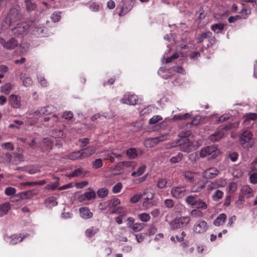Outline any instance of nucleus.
<instances>
[{"mask_svg": "<svg viewBox=\"0 0 257 257\" xmlns=\"http://www.w3.org/2000/svg\"><path fill=\"white\" fill-rule=\"evenodd\" d=\"M200 145L193 139H180L173 142L171 147H179L180 150L184 152L190 153L197 149Z\"/></svg>", "mask_w": 257, "mask_h": 257, "instance_id": "obj_1", "label": "nucleus"}, {"mask_svg": "<svg viewBox=\"0 0 257 257\" xmlns=\"http://www.w3.org/2000/svg\"><path fill=\"white\" fill-rule=\"evenodd\" d=\"M254 196L252 189L248 185H243L241 188L238 196V199L236 202V206L241 208L245 202V199H249Z\"/></svg>", "mask_w": 257, "mask_h": 257, "instance_id": "obj_2", "label": "nucleus"}, {"mask_svg": "<svg viewBox=\"0 0 257 257\" xmlns=\"http://www.w3.org/2000/svg\"><path fill=\"white\" fill-rule=\"evenodd\" d=\"M21 18L20 8L11 9L5 19L3 21V27L8 28L12 24L19 20Z\"/></svg>", "mask_w": 257, "mask_h": 257, "instance_id": "obj_3", "label": "nucleus"}, {"mask_svg": "<svg viewBox=\"0 0 257 257\" xmlns=\"http://www.w3.org/2000/svg\"><path fill=\"white\" fill-rule=\"evenodd\" d=\"M31 30V22L18 23L12 29L13 34L15 36H23Z\"/></svg>", "mask_w": 257, "mask_h": 257, "instance_id": "obj_4", "label": "nucleus"}, {"mask_svg": "<svg viewBox=\"0 0 257 257\" xmlns=\"http://www.w3.org/2000/svg\"><path fill=\"white\" fill-rule=\"evenodd\" d=\"M239 138L240 143L243 148L249 149L253 146L252 135L250 131L248 130L243 131L240 135Z\"/></svg>", "mask_w": 257, "mask_h": 257, "instance_id": "obj_5", "label": "nucleus"}, {"mask_svg": "<svg viewBox=\"0 0 257 257\" xmlns=\"http://www.w3.org/2000/svg\"><path fill=\"white\" fill-rule=\"evenodd\" d=\"M233 124L229 123L226 125H221L218 127L214 133L210 135L208 138L209 141L212 142L219 141L224 136L223 129L230 130L232 127Z\"/></svg>", "mask_w": 257, "mask_h": 257, "instance_id": "obj_6", "label": "nucleus"}, {"mask_svg": "<svg viewBox=\"0 0 257 257\" xmlns=\"http://www.w3.org/2000/svg\"><path fill=\"white\" fill-rule=\"evenodd\" d=\"M190 220V217L189 216H181L174 219L170 222V225L171 228L173 229L183 228L187 226Z\"/></svg>", "mask_w": 257, "mask_h": 257, "instance_id": "obj_7", "label": "nucleus"}, {"mask_svg": "<svg viewBox=\"0 0 257 257\" xmlns=\"http://www.w3.org/2000/svg\"><path fill=\"white\" fill-rule=\"evenodd\" d=\"M169 137L168 134H164L159 137L146 140L145 145L147 148H152L161 142L167 140Z\"/></svg>", "mask_w": 257, "mask_h": 257, "instance_id": "obj_8", "label": "nucleus"}, {"mask_svg": "<svg viewBox=\"0 0 257 257\" xmlns=\"http://www.w3.org/2000/svg\"><path fill=\"white\" fill-rule=\"evenodd\" d=\"M198 43H201L203 42L205 40L208 42L207 46L205 48H208L210 46L213 45L215 42V38L212 36V34L211 32H206L200 35L197 38Z\"/></svg>", "mask_w": 257, "mask_h": 257, "instance_id": "obj_9", "label": "nucleus"}, {"mask_svg": "<svg viewBox=\"0 0 257 257\" xmlns=\"http://www.w3.org/2000/svg\"><path fill=\"white\" fill-rule=\"evenodd\" d=\"M208 229L207 223L203 220H197L194 224L193 230L195 233L202 234L204 233Z\"/></svg>", "mask_w": 257, "mask_h": 257, "instance_id": "obj_10", "label": "nucleus"}, {"mask_svg": "<svg viewBox=\"0 0 257 257\" xmlns=\"http://www.w3.org/2000/svg\"><path fill=\"white\" fill-rule=\"evenodd\" d=\"M219 153V151L214 146H207L203 148L200 152V156L201 158H205L209 155H212V157H215Z\"/></svg>", "mask_w": 257, "mask_h": 257, "instance_id": "obj_11", "label": "nucleus"}, {"mask_svg": "<svg viewBox=\"0 0 257 257\" xmlns=\"http://www.w3.org/2000/svg\"><path fill=\"white\" fill-rule=\"evenodd\" d=\"M31 30L37 37H45L46 35L47 29L34 22H31Z\"/></svg>", "mask_w": 257, "mask_h": 257, "instance_id": "obj_12", "label": "nucleus"}, {"mask_svg": "<svg viewBox=\"0 0 257 257\" xmlns=\"http://www.w3.org/2000/svg\"><path fill=\"white\" fill-rule=\"evenodd\" d=\"M0 44L3 47L7 50H13L18 45V41L14 38H11L6 40L2 37H0Z\"/></svg>", "mask_w": 257, "mask_h": 257, "instance_id": "obj_13", "label": "nucleus"}, {"mask_svg": "<svg viewBox=\"0 0 257 257\" xmlns=\"http://www.w3.org/2000/svg\"><path fill=\"white\" fill-rule=\"evenodd\" d=\"M122 103L134 105L139 103V99L134 94H125L120 100Z\"/></svg>", "mask_w": 257, "mask_h": 257, "instance_id": "obj_14", "label": "nucleus"}, {"mask_svg": "<svg viewBox=\"0 0 257 257\" xmlns=\"http://www.w3.org/2000/svg\"><path fill=\"white\" fill-rule=\"evenodd\" d=\"M186 188L184 186H174L171 190L172 196L176 199L182 198L186 193Z\"/></svg>", "mask_w": 257, "mask_h": 257, "instance_id": "obj_15", "label": "nucleus"}, {"mask_svg": "<svg viewBox=\"0 0 257 257\" xmlns=\"http://www.w3.org/2000/svg\"><path fill=\"white\" fill-rule=\"evenodd\" d=\"M218 170L215 167H210L205 171L202 173V176L205 179H212L216 177L219 174Z\"/></svg>", "mask_w": 257, "mask_h": 257, "instance_id": "obj_16", "label": "nucleus"}, {"mask_svg": "<svg viewBox=\"0 0 257 257\" xmlns=\"http://www.w3.org/2000/svg\"><path fill=\"white\" fill-rule=\"evenodd\" d=\"M28 235V234H26L23 236H22L21 234L20 235H14L11 237L8 236H5V240L8 242L9 244L12 245H15L17 244L18 242H20L23 241L24 238H26Z\"/></svg>", "mask_w": 257, "mask_h": 257, "instance_id": "obj_17", "label": "nucleus"}, {"mask_svg": "<svg viewBox=\"0 0 257 257\" xmlns=\"http://www.w3.org/2000/svg\"><path fill=\"white\" fill-rule=\"evenodd\" d=\"M183 175L185 179L190 183L195 182L199 176L197 173L190 171H185L183 172Z\"/></svg>", "mask_w": 257, "mask_h": 257, "instance_id": "obj_18", "label": "nucleus"}, {"mask_svg": "<svg viewBox=\"0 0 257 257\" xmlns=\"http://www.w3.org/2000/svg\"><path fill=\"white\" fill-rule=\"evenodd\" d=\"M9 102L13 107L19 108L21 106V97L18 95L12 94L10 96Z\"/></svg>", "mask_w": 257, "mask_h": 257, "instance_id": "obj_19", "label": "nucleus"}, {"mask_svg": "<svg viewBox=\"0 0 257 257\" xmlns=\"http://www.w3.org/2000/svg\"><path fill=\"white\" fill-rule=\"evenodd\" d=\"M123 5L121 7V11L119 15H124L129 12L133 7L134 2L133 0H122Z\"/></svg>", "mask_w": 257, "mask_h": 257, "instance_id": "obj_20", "label": "nucleus"}, {"mask_svg": "<svg viewBox=\"0 0 257 257\" xmlns=\"http://www.w3.org/2000/svg\"><path fill=\"white\" fill-rule=\"evenodd\" d=\"M96 150L94 146H90L88 147L81 149L83 158H86L93 155Z\"/></svg>", "mask_w": 257, "mask_h": 257, "instance_id": "obj_21", "label": "nucleus"}, {"mask_svg": "<svg viewBox=\"0 0 257 257\" xmlns=\"http://www.w3.org/2000/svg\"><path fill=\"white\" fill-rule=\"evenodd\" d=\"M80 215L84 219H89L93 216V213L90 210L86 207H83L79 208Z\"/></svg>", "mask_w": 257, "mask_h": 257, "instance_id": "obj_22", "label": "nucleus"}, {"mask_svg": "<svg viewBox=\"0 0 257 257\" xmlns=\"http://www.w3.org/2000/svg\"><path fill=\"white\" fill-rule=\"evenodd\" d=\"M158 74L164 79H168L170 77L172 74V69H167L166 68L161 67L158 71Z\"/></svg>", "mask_w": 257, "mask_h": 257, "instance_id": "obj_23", "label": "nucleus"}, {"mask_svg": "<svg viewBox=\"0 0 257 257\" xmlns=\"http://www.w3.org/2000/svg\"><path fill=\"white\" fill-rule=\"evenodd\" d=\"M11 208V205L9 202H5L0 204V217L7 214Z\"/></svg>", "mask_w": 257, "mask_h": 257, "instance_id": "obj_24", "label": "nucleus"}, {"mask_svg": "<svg viewBox=\"0 0 257 257\" xmlns=\"http://www.w3.org/2000/svg\"><path fill=\"white\" fill-rule=\"evenodd\" d=\"M227 218V215L225 213L220 214L214 220L213 224L216 226L222 225Z\"/></svg>", "mask_w": 257, "mask_h": 257, "instance_id": "obj_25", "label": "nucleus"}, {"mask_svg": "<svg viewBox=\"0 0 257 257\" xmlns=\"http://www.w3.org/2000/svg\"><path fill=\"white\" fill-rule=\"evenodd\" d=\"M20 79L22 81L23 85L25 87H29L33 84L32 78L27 76L26 74L21 73L20 75Z\"/></svg>", "mask_w": 257, "mask_h": 257, "instance_id": "obj_26", "label": "nucleus"}, {"mask_svg": "<svg viewBox=\"0 0 257 257\" xmlns=\"http://www.w3.org/2000/svg\"><path fill=\"white\" fill-rule=\"evenodd\" d=\"M53 147V141L50 138L44 139L42 144V151L45 152L50 150Z\"/></svg>", "mask_w": 257, "mask_h": 257, "instance_id": "obj_27", "label": "nucleus"}, {"mask_svg": "<svg viewBox=\"0 0 257 257\" xmlns=\"http://www.w3.org/2000/svg\"><path fill=\"white\" fill-rule=\"evenodd\" d=\"M120 165L130 170H134L137 166V163L133 161H123L118 164V166Z\"/></svg>", "mask_w": 257, "mask_h": 257, "instance_id": "obj_28", "label": "nucleus"}, {"mask_svg": "<svg viewBox=\"0 0 257 257\" xmlns=\"http://www.w3.org/2000/svg\"><path fill=\"white\" fill-rule=\"evenodd\" d=\"M205 187V182L200 181L194 184L191 188V191L194 193L200 192Z\"/></svg>", "mask_w": 257, "mask_h": 257, "instance_id": "obj_29", "label": "nucleus"}, {"mask_svg": "<svg viewBox=\"0 0 257 257\" xmlns=\"http://www.w3.org/2000/svg\"><path fill=\"white\" fill-rule=\"evenodd\" d=\"M68 158L72 160H81L84 159L81 150L71 153L68 155Z\"/></svg>", "mask_w": 257, "mask_h": 257, "instance_id": "obj_30", "label": "nucleus"}, {"mask_svg": "<svg viewBox=\"0 0 257 257\" xmlns=\"http://www.w3.org/2000/svg\"><path fill=\"white\" fill-rule=\"evenodd\" d=\"M38 192L36 190H29L26 192H22L19 194L18 195L20 196L22 199H28L30 198L33 196L36 195Z\"/></svg>", "mask_w": 257, "mask_h": 257, "instance_id": "obj_31", "label": "nucleus"}, {"mask_svg": "<svg viewBox=\"0 0 257 257\" xmlns=\"http://www.w3.org/2000/svg\"><path fill=\"white\" fill-rule=\"evenodd\" d=\"M224 27V25L222 23H217L211 26V29L214 33L218 34L221 33Z\"/></svg>", "mask_w": 257, "mask_h": 257, "instance_id": "obj_32", "label": "nucleus"}, {"mask_svg": "<svg viewBox=\"0 0 257 257\" xmlns=\"http://www.w3.org/2000/svg\"><path fill=\"white\" fill-rule=\"evenodd\" d=\"M56 109L53 105H48L46 107H41L40 113H44V115H48L55 112Z\"/></svg>", "mask_w": 257, "mask_h": 257, "instance_id": "obj_33", "label": "nucleus"}, {"mask_svg": "<svg viewBox=\"0 0 257 257\" xmlns=\"http://www.w3.org/2000/svg\"><path fill=\"white\" fill-rule=\"evenodd\" d=\"M85 175V173L84 172V170L82 168H79L75 169L72 173L70 174L68 176L69 177H79L82 176L84 177Z\"/></svg>", "mask_w": 257, "mask_h": 257, "instance_id": "obj_34", "label": "nucleus"}, {"mask_svg": "<svg viewBox=\"0 0 257 257\" xmlns=\"http://www.w3.org/2000/svg\"><path fill=\"white\" fill-rule=\"evenodd\" d=\"M99 231L98 228L96 226H92L85 231V235L88 237L94 236Z\"/></svg>", "mask_w": 257, "mask_h": 257, "instance_id": "obj_35", "label": "nucleus"}, {"mask_svg": "<svg viewBox=\"0 0 257 257\" xmlns=\"http://www.w3.org/2000/svg\"><path fill=\"white\" fill-rule=\"evenodd\" d=\"M95 192L93 190H90L88 192H85L83 195H82L81 197L83 199L90 200L94 199L95 198Z\"/></svg>", "mask_w": 257, "mask_h": 257, "instance_id": "obj_36", "label": "nucleus"}, {"mask_svg": "<svg viewBox=\"0 0 257 257\" xmlns=\"http://www.w3.org/2000/svg\"><path fill=\"white\" fill-rule=\"evenodd\" d=\"M106 203H107V207L113 208L119 205L120 204V201L119 199L115 198L108 200Z\"/></svg>", "mask_w": 257, "mask_h": 257, "instance_id": "obj_37", "label": "nucleus"}, {"mask_svg": "<svg viewBox=\"0 0 257 257\" xmlns=\"http://www.w3.org/2000/svg\"><path fill=\"white\" fill-rule=\"evenodd\" d=\"M197 195H189L186 198V202L187 203L192 206L194 207L195 205V204L196 203V201L197 200Z\"/></svg>", "mask_w": 257, "mask_h": 257, "instance_id": "obj_38", "label": "nucleus"}, {"mask_svg": "<svg viewBox=\"0 0 257 257\" xmlns=\"http://www.w3.org/2000/svg\"><path fill=\"white\" fill-rule=\"evenodd\" d=\"M191 114L190 113H185L184 114H178L175 115L172 118L173 120H185L191 116Z\"/></svg>", "mask_w": 257, "mask_h": 257, "instance_id": "obj_39", "label": "nucleus"}, {"mask_svg": "<svg viewBox=\"0 0 257 257\" xmlns=\"http://www.w3.org/2000/svg\"><path fill=\"white\" fill-rule=\"evenodd\" d=\"M146 167L145 165H143L138 168L136 171L133 172L131 176L133 177H139L142 175L146 170Z\"/></svg>", "mask_w": 257, "mask_h": 257, "instance_id": "obj_40", "label": "nucleus"}, {"mask_svg": "<svg viewBox=\"0 0 257 257\" xmlns=\"http://www.w3.org/2000/svg\"><path fill=\"white\" fill-rule=\"evenodd\" d=\"M126 155L131 159H135L138 156V152L136 148H132L126 150Z\"/></svg>", "mask_w": 257, "mask_h": 257, "instance_id": "obj_41", "label": "nucleus"}, {"mask_svg": "<svg viewBox=\"0 0 257 257\" xmlns=\"http://www.w3.org/2000/svg\"><path fill=\"white\" fill-rule=\"evenodd\" d=\"M30 139V137L28 138H25V137H19L18 138V140L21 141L23 143H26L27 145H29L32 148H34L36 143H35V140L34 139H33L31 140V142H29L28 140Z\"/></svg>", "mask_w": 257, "mask_h": 257, "instance_id": "obj_42", "label": "nucleus"}, {"mask_svg": "<svg viewBox=\"0 0 257 257\" xmlns=\"http://www.w3.org/2000/svg\"><path fill=\"white\" fill-rule=\"evenodd\" d=\"M13 85L10 83H6L1 87V91L5 94H9L12 90Z\"/></svg>", "mask_w": 257, "mask_h": 257, "instance_id": "obj_43", "label": "nucleus"}, {"mask_svg": "<svg viewBox=\"0 0 257 257\" xmlns=\"http://www.w3.org/2000/svg\"><path fill=\"white\" fill-rule=\"evenodd\" d=\"M178 136L180 139H192L191 137V132L189 130L182 131L179 134Z\"/></svg>", "mask_w": 257, "mask_h": 257, "instance_id": "obj_44", "label": "nucleus"}, {"mask_svg": "<svg viewBox=\"0 0 257 257\" xmlns=\"http://www.w3.org/2000/svg\"><path fill=\"white\" fill-rule=\"evenodd\" d=\"M45 203L50 207L55 206L58 204L56 199L54 197H50L47 198L45 201Z\"/></svg>", "mask_w": 257, "mask_h": 257, "instance_id": "obj_45", "label": "nucleus"}, {"mask_svg": "<svg viewBox=\"0 0 257 257\" xmlns=\"http://www.w3.org/2000/svg\"><path fill=\"white\" fill-rule=\"evenodd\" d=\"M194 207L204 210L207 208V205L202 200L197 199L195 205Z\"/></svg>", "mask_w": 257, "mask_h": 257, "instance_id": "obj_46", "label": "nucleus"}, {"mask_svg": "<svg viewBox=\"0 0 257 257\" xmlns=\"http://www.w3.org/2000/svg\"><path fill=\"white\" fill-rule=\"evenodd\" d=\"M25 2L28 11H32L36 8V5L33 3L31 0H25Z\"/></svg>", "mask_w": 257, "mask_h": 257, "instance_id": "obj_47", "label": "nucleus"}, {"mask_svg": "<svg viewBox=\"0 0 257 257\" xmlns=\"http://www.w3.org/2000/svg\"><path fill=\"white\" fill-rule=\"evenodd\" d=\"M97 194L98 197L104 198L107 196L108 190L106 188H102L97 190Z\"/></svg>", "mask_w": 257, "mask_h": 257, "instance_id": "obj_48", "label": "nucleus"}, {"mask_svg": "<svg viewBox=\"0 0 257 257\" xmlns=\"http://www.w3.org/2000/svg\"><path fill=\"white\" fill-rule=\"evenodd\" d=\"M205 182V187L207 191L209 193L213 190L216 189L217 187L214 181L213 182Z\"/></svg>", "mask_w": 257, "mask_h": 257, "instance_id": "obj_49", "label": "nucleus"}, {"mask_svg": "<svg viewBox=\"0 0 257 257\" xmlns=\"http://www.w3.org/2000/svg\"><path fill=\"white\" fill-rule=\"evenodd\" d=\"M144 227V224L141 223H135L130 225V227L135 232L141 231Z\"/></svg>", "mask_w": 257, "mask_h": 257, "instance_id": "obj_50", "label": "nucleus"}, {"mask_svg": "<svg viewBox=\"0 0 257 257\" xmlns=\"http://www.w3.org/2000/svg\"><path fill=\"white\" fill-rule=\"evenodd\" d=\"M138 218L142 222H148L151 219V216L149 214L147 213H143L138 214Z\"/></svg>", "mask_w": 257, "mask_h": 257, "instance_id": "obj_51", "label": "nucleus"}, {"mask_svg": "<svg viewBox=\"0 0 257 257\" xmlns=\"http://www.w3.org/2000/svg\"><path fill=\"white\" fill-rule=\"evenodd\" d=\"M223 194V193L221 191L219 190H217L212 195V199L214 201H218L222 197Z\"/></svg>", "mask_w": 257, "mask_h": 257, "instance_id": "obj_52", "label": "nucleus"}, {"mask_svg": "<svg viewBox=\"0 0 257 257\" xmlns=\"http://www.w3.org/2000/svg\"><path fill=\"white\" fill-rule=\"evenodd\" d=\"M250 182L253 184L257 183V172H249L248 174Z\"/></svg>", "mask_w": 257, "mask_h": 257, "instance_id": "obj_53", "label": "nucleus"}, {"mask_svg": "<svg viewBox=\"0 0 257 257\" xmlns=\"http://www.w3.org/2000/svg\"><path fill=\"white\" fill-rule=\"evenodd\" d=\"M167 183V180L165 178H159L157 182V187L160 189L164 188Z\"/></svg>", "mask_w": 257, "mask_h": 257, "instance_id": "obj_54", "label": "nucleus"}, {"mask_svg": "<svg viewBox=\"0 0 257 257\" xmlns=\"http://www.w3.org/2000/svg\"><path fill=\"white\" fill-rule=\"evenodd\" d=\"M183 155L181 153H179L176 156H174L170 159V162L173 163H178L182 159Z\"/></svg>", "mask_w": 257, "mask_h": 257, "instance_id": "obj_55", "label": "nucleus"}, {"mask_svg": "<svg viewBox=\"0 0 257 257\" xmlns=\"http://www.w3.org/2000/svg\"><path fill=\"white\" fill-rule=\"evenodd\" d=\"M214 182L217 188L224 187L227 184L226 180L224 178L218 179L216 180Z\"/></svg>", "mask_w": 257, "mask_h": 257, "instance_id": "obj_56", "label": "nucleus"}, {"mask_svg": "<svg viewBox=\"0 0 257 257\" xmlns=\"http://www.w3.org/2000/svg\"><path fill=\"white\" fill-rule=\"evenodd\" d=\"M162 117L160 115H154L150 119L149 123L151 124H156L158 121L162 120Z\"/></svg>", "mask_w": 257, "mask_h": 257, "instance_id": "obj_57", "label": "nucleus"}, {"mask_svg": "<svg viewBox=\"0 0 257 257\" xmlns=\"http://www.w3.org/2000/svg\"><path fill=\"white\" fill-rule=\"evenodd\" d=\"M61 13L60 12H56L52 14L51 18L53 22H57L61 19Z\"/></svg>", "mask_w": 257, "mask_h": 257, "instance_id": "obj_58", "label": "nucleus"}, {"mask_svg": "<svg viewBox=\"0 0 257 257\" xmlns=\"http://www.w3.org/2000/svg\"><path fill=\"white\" fill-rule=\"evenodd\" d=\"M5 193L7 196H12L16 193V189L13 187H8L5 189Z\"/></svg>", "mask_w": 257, "mask_h": 257, "instance_id": "obj_59", "label": "nucleus"}, {"mask_svg": "<svg viewBox=\"0 0 257 257\" xmlns=\"http://www.w3.org/2000/svg\"><path fill=\"white\" fill-rule=\"evenodd\" d=\"M59 186V183L58 181H57V182H53L51 184H49L47 185L45 187V189L47 190H54L58 188Z\"/></svg>", "mask_w": 257, "mask_h": 257, "instance_id": "obj_60", "label": "nucleus"}, {"mask_svg": "<svg viewBox=\"0 0 257 257\" xmlns=\"http://www.w3.org/2000/svg\"><path fill=\"white\" fill-rule=\"evenodd\" d=\"M122 188V185L121 183L118 182L112 187V191L113 193H118L121 191Z\"/></svg>", "mask_w": 257, "mask_h": 257, "instance_id": "obj_61", "label": "nucleus"}, {"mask_svg": "<svg viewBox=\"0 0 257 257\" xmlns=\"http://www.w3.org/2000/svg\"><path fill=\"white\" fill-rule=\"evenodd\" d=\"M51 136L54 138H61L64 136V133L62 130H54L51 133Z\"/></svg>", "mask_w": 257, "mask_h": 257, "instance_id": "obj_62", "label": "nucleus"}, {"mask_svg": "<svg viewBox=\"0 0 257 257\" xmlns=\"http://www.w3.org/2000/svg\"><path fill=\"white\" fill-rule=\"evenodd\" d=\"M153 108L154 106L153 105H148L141 110L140 111V114L142 115L148 114L152 111V108Z\"/></svg>", "mask_w": 257, "mask_h": 257, "instance_id": "obj_63", "label": "nucleus"}, {"mask_svg": "<svg viewBox=\"0 0 257 257\" xmlns=\"http://www.w3.org/2000/svg\"><path fill=\"white\" fill-rule=\"evenodd\" d=\"M191 215L195 218H201L203 216V213L198 209H193L191 212Z\"/></svg>", "mask_w": 257, "mask_h": 257, "instance_id": "obj_64", "label": "nucleus"}]
</instances>
